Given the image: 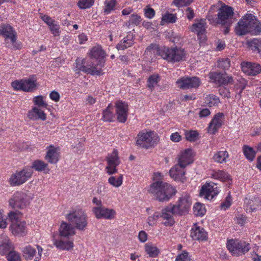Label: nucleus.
<instances>
[{"mask_svg": "<svg viewBox=\"0 0 261 261\" xmlns=\"http://www.w3.org/2000/svg\"><path fill=\"white\" fill-rule=\"evenodd\" d=\"M157 54L163 59L172 63L182 60L185 56L184 49L177 47L169 48L166 47L160 48L157 45L151 44L146 49L144 56L147 61L152 63Z\"/></svg>", "mask_w": 261, "mask_h": 261, "instance_id": "1", "label": "nucleus"}, {"mask_svg": "<svg viewBox=\"0 0 261 261\" xmlns=\"http://www.w3.org/2000/svg\"><path fill=\"white\" fill-rule=\"evenodd\" d=\"M162 179L161 173H154L152 178L153 182L148 189V192L160 202L168 201L176 192L174 188L163 181Z\"/></svg>", "mask_w": 261, "mask_h": 261, "instance_id": "2", "label": "nucleus"}, {"mask_svg": "<svg viewBox=\"0 0 261 261\" xmlns=\"http://www.w3.org/2000/svg\"><path fill=\"white\" fill-rule=\"evenodd\" d=\"M235 31L239 36L248 33L258 35L261 32V23L252 14H247L238 22Z\"/></svg>", "mask_w": 261, "mask_h": 261, "instance_id": "3", "label": "nucleus"}, {"mask_svg": "<svg viewBox=\"0 0 261 261\" xmlns=\"http://www.w3.org/2000/svg\"><path fill=\"white\" fill-rule=\"evenodd\" d=\"M21 213L19 211H10L8 214L9 220L11 222L10 230L15 236L23 237L27 234L26 222L19 218Z\"/></svg>", "mask_w": 261, "mask_h": 261, "instance_id": "4", "label": "nucleus"}, {"mask_svg": "<svg viewBox=\"0 0 261 261\" xmlns=\"http://www.w3.org/2000/svg\"><path fill=\"white\" fill-rule=\"evenodd\" d=\"M33 198V194L29 192L17 191L9 199V205L14 210H23L30 205Z\"/></svg>", "mask_w": 261, "mask_h": 261, "instance_id": "5", "label": "nucleus"}, {"mask_svg": "<svg viewBox=\"0 0 261 261\" xmlns=\"http://www.w3.org/2000/svg\"><path fill=\"white\" fill-rule=\"evenodd\" d=\"M157 141L158 137L152 131H141L136 138V145L140 148L146 149L153 147Z\"/></svg>", "mask_w": 261, "mask_h": 261, "instance_id": "6", "label": "nucleus"}, {"mask_svg": "<svg viewBox=\"0 0 261 261\" xmlns=\"http://www.w3.org/2000/svg\"><path fill=\"white\" fill-rule=\"evenodd\" d=\"M67 219L79 230L84 231L88 225V217L86 212L79 209L66 215Z\"/></svg>", "mask_w": 261, "mask_h": 261, "instance_id": "7", "label": "nucleus"}, {"mask_svg": "<svg viewBox=\"0 0 261 261\" xmlns=\"http://www.w3.org/2000/svg\"><path fill=\"white\" fill-rule=\"evenodd\" d=\"M33 173V171L31 168H24L13 173L9 178L8 182L11 187L19 186L28 180Z\"/></svg>", "mask_w": 261, "mask_h": 261, "instance_id": "8", "label": "nucleus"}, {"mask_svg": "<svg viewBox=\"0 0 261 261\" xmlns=\"http://www.w3.org/2000/svg\"><path fill=\"white\" fill-rule=\"evenodd\" d=\"M0 35L5 38V41L8 46L15 49L21 48V45L16 41V33L9 24H2L0 25Z\"/></svg>", "mask_w": 261, "mask_h": 261, "instance_id": "9", "label": "nucleus"}, {"mask_svg": "<svg viewBox=\"0 0 261 261\" xmlns=\"http://www.w3.org/2000/svg\"><path fill=\"white\" fill-rule=\"evenodd\" d=\"M191 203L190 196L186 195L180 197L175 204L170 205L173 208L175 216H182L188 213Z\"/></svg>", "mask_w": 261, "mask_h": 261, "instance_id": "10", "label": "nucleus"}, {"mask_svg": "<svg viewBox=\"0 0 261 261\" xmlns=\"http://www.w3.org/2000/svg\"><path fill=\"white\" fill-rule=\"evenodd\" d=\"M227 248L234 256H240L249 250V244L237 240H229L227 243Z\"/></svg>", "mask_w": 261, "mask_h": 261, "instance_id": "11", "label": "nucleus"}, {"mask_svg": "<svg viewBox=\"0 0 261 261\" xmlns=\"http://www.w3.org/2000/svg\"><path fill=\"white\" fill-rule=\"evenodd\" d=\"M217 15L216 22L218 24L231 25L234 22L232 19L233 9L231 7L225 5L222 6L219 8Z\"/></svg>", "mask_w": 261, "mask_h": 261, "instance_id": "12", "label": "nucleus"}, {"mask_svg": "<svg viewBox=\"0 0 261 261\" xmlns=\"http://www.w3.org/2000/svg\"><path fill=\"white\" fill-rule=\"evenodd\" d=\"M106 160L108 163L106 167L107 173L109 175L116 173L118 172L116 167L120 163L117 150L114 149L111 153L108 154Z\"/></svg>", "mask_w": 261, "mask_h": 261, "instance_id": "13", "label": "nucleus"}, {"mask_svg": "<svg viewBox=\"0 0 261 261\" xmlns=\"http://www.w3.org/2000/svg\"><path fill=\"white\" fill-rule=\"evenodd\" d=\"M162 219V224L166 226H172L175 223L174 218V212L172 206L169 204L163 208L160 213Z\"/></svg>", "mask_w": 261, "mask_h": 261, "instance_id": "14", "label": "nucleus"}, {"mask_svg": "<svg viewBox=\"0 0 261 261\" xmlns=\"http://www.w3.org/2000/svg\"><path fill=\"white\" fill-rule=\"evenodd\" d=\"M179 88L182 89L197 88L200 85L199 79L196 76L192 77H183L176 81Z\"/></svg>", "mask_w": 261, "mask_h": 261, "instance_id": "15", "label": "nucleus"}, {"mask_svg": "<svg viewBox=\"0 0 261 261\" xmlns=\"http://www.w3.org/2000/svg\"><path fill=\"white\" fill-rule=\"evenodd\" d=\"M219 192V190L218 189L217 184L213 182H210L206 183L202 187L200 195L203 196L206 199L211 200L215 196L217 195Z\"/></svg>", "mask_w": 261, "mask_h": 261, "instance_id": "16", "label": "nucleus"}, {"mask_svg": "<svg viewBox=\"0 0 261 261\" xmlns=\"http://www.w3.org/2000/svg\"><path fill=\"white\" fill-rule=\"evenodd\" d=\"M224 115L223 113L219 112L215 115L210 123L207 132L211 134H215L224 123Z\"/></svg>", "mask_w": 261, "mask_h": 261, "instance_id": "17", "label": "nucleus"}, {"mask_svg": "<svg viewBox=\"0 0 261 261\" xmlns=\"http://www.w3.org/2000/svg\"><path fill=\"white\" fill-rule=\"evenodd\" d=\"M36 246L38 250L37 254L36 249L30 245H28L23 248V256L27 260H32L34 256H35V261H38L40 259L43 249L40 246Z\"/></svg>", "mask_w": 261, "mask_h": 261, "instance_id": "18", "label": "nucleus"}, {"mask_svg": "<svg viewBox=\"0 0 261 261\" xmlns=\"http://www.w3.org/2000/svg\"><path fill=\"white\" fill-rule=\"evenodd\" d=\"M92 211L97 219H112L115 215V212L113 210H110L103 206L93 207Z\"/></svg>", "mask_w": 261, "mask_h": 261, "instance_id": "19", "label": "nucleus"}, {"mask_svg": "<svg viewBox=\"0 0 261 261\" xmlns=\"http://www.w3.org/2000/svg\"><path fill=\"white\" fill-rule=\"evenodd\" d=\"M115 106L118 121L122 123L125 122L128 114L127 104L122 101H118L116 102Z\"/></svg>", "mask_w": 261, "mask_h": 261, "instance_id": "20", "label": "nucleus"}, {"mask_svg": "<svg viewBox=\"0 0 261 261\" xmlns=\"http://www.w3.org/2000/svg\"><path fill=\"white\" fill-rule=\"evenodd\" d=\"M47 152L44 159L48 163L56 164L59 160V148L50 145L47 147Z\"/></svg>", "mask_w": 261, "mask_h": 261, "instance_id": "21", "label": "nucleus"}, {"mask_svg": "<svg viewBox=\"0 0 261 261\" xmlns=\"http://www.w3.org/2000/svg\"><path fill=\"white\" fill-rule=\"evenodd\" d=\"M193 153L192 150L190 148L186 149L181 151L178 155V163L186 167L187 166L193 162Z\"/></svg>", "mask_w": 261, "mask_h": 261, "instance_id": "22", "label": "nucleus"}, {"mask_svg": "<svg viewBox=\"0 0 261 261\" xmlns=\"http://www.w3.org/2000/svg\"><path fill=\"white\" fill-rule=\"evenodd\" d=\"M185 168L177 163L170 170V176L175 180L184 182L185 179Z\"/></svg>", "mask_w": 261, "mask_h": 261, "instance_id": "23", "label": "nucleus"}, {"mask_svg": "<svg viewBox=\"0 0 261 261\" xmlns=\"http://www.w3.org/2000/svg\"><path fill=\"white\" fill-rule=\"evenodd\" d=\"M74 71L78 74H80L81 71H83L93 75H100L104 73L100 66H75Z\"/></svg>", "mask_w": 261, "mask_h": 261, "instance_id": "24", "label": "nucleus"}, {"mask_svg": "<svg viewBox=\"0 0 261 261\" xmlns=\"http://www.w3.org/2000/svg\"><path fill=\"white\" fill-rule=\"evenodd\" d=\"M89 55L91 58L97 61L98 64H103L105 62L106 54L100 46L92 47Z\"/></svg>", "mask_w": 261, "mask_h": 261, "instance_id": "25", "label": "nucleus"}, {"mask_svg": "<svg viewBox=\"0 0 261 261\" xmlns=\"http://www.w3.org/2000/svg\"><path fill=\"white\" fill-rule=\"evenodd\" d=\"M191 237L193 240L203 241L207 240V233L204 228L195 225L191 230Z\"/></svg>", "mask_w": 261, "mask_h": 261, "instance_id": "26", "label": "nucleus"}, {"mask_svg": "<svg viewBox=\"0 0 261 261\" xmlns=\"http://www.w3.org/2000/svg\"><path fill=\"white\" fill-rule=\"evenodd\" d=\"M27 117L32 120H41L44 121L46 119L45 113L38 107H33L28 111Z\"/></svg>", "mask_w": 261, "mask_h": 261, "instance_id": "27", "label": "nucleus"}, {"mask_svg": "<svg viewBox=\"0 0 261 261\" xmlns=\"http://www.w3.org/2000/svg\"><path fill=\"white\" fill-rule=\"evenodd\" d=\"M246 210L247 212H254L261 208V198L254 197L252 199H246Z\"/></svg>", "mask_w": 261, "mask_h": 261, "instance_id": "28", "label": "nucleus"}, {"mask_svg": "<svg viewBox=\"0 0 261 261\" xmlns=\"http://www.w3.org/2000/svg\"><path fill=\"white\" fill-rule=\"evenodd\" d=\"M13 249V246L8 236H0V254L4 255L8 254Z\"/></svg>", "mask_w": 261, "mask_h": 261, "instance_id": "29", "label": "nucleus"}, {"mask_svg": "<svg viewBox=\"0 0 261 261\" xmlns=\"http://www.w3.org/2000/svg\"><path fill=\"white\" fill-rule=\"evenodd\" d=\"M23 91L31 92L35 91L38 88L36 77L35 75L28 79L23 80Z\"/></svg>", "mask_w": 261, "mask_h": 261, "instance_id": "30", "label": "nucleus"}, {"mask_svg": "<svg viewBox=\"0 0 261 261\" xmlns=\"http://www.w3.org/2000/svg\"><path fill=\"white\" fill-rule=\"evenodd\" d=\"M60 236L61 238H68L75 234L74 228L70 224L62 222L60 225Z\"/></svg>", "mask_w": 261, "mask_h": 261, "instance_id": "31", "label": "nucleus"}, {"mask_svg": "<svg viewBox=\"0 0 261 261\" xmlns=\"http://www.w3.org/2000/svg\"><path fill=\"white\" fill-rule=\"evenodd\" d=\"M134 43V35L131 32L127 33L126 37H124L117 45L118 50H124L132 46Z\"/></svg>", "mask_w": 261, "mask_h": 261, "instance_id": "32", "label": "nucleus"}, {"mask_svg": "<svg viewBox=\"0 0 261 261\" xmlns=\"http://www.w3.org/2000/svg\"><path fill=\"white\" fill-rule=\"evenodd\" d=\"M66 239L61 237L60 240H54V244L60 249L69 250L73 248V243L72 241Z\"/></svg>", "mask_w": 261, "mask_h": 261, "instance_id": "33", "label": "nucleus"}, {"mask_svg": "<svg viewBox=\"0 0 261 261\" xmlns=\"http://www.w3.org/2000/svg\"><path fill=\"white\" fill-rule=\"evenodd\" d=\"M206 23L204 20L201 19L191 26V31L197 33L198 36H202L205 32Z\"/></svg>", "mask_w": 261, "mask_h": 261, "instance_id": "34", "label": "nucleus"}, {"mask_svg": "<svg viewBox=\"0 0 261 261\" xmlns=\"http://www.w3.org/2000/svg\"><path fill=\"white\" fill-rule=\"evenodd\" d=\"M145 250L146 253L150 257H156L160 253L159 249L155 245L150 243L145 244Z\"/></svg>", "mask_w": 261, "mask_h": 261, "instance_id": "35", "label": "nucleus"}, {"mask_svg": "<svg viewBox=\"0 0 261 261\" xmlns=\"http://www.w3.org/2000/svg\"><path fill=\"white\" fill-rule=\"evenodd\" d=\"M242 71L246 75L254 76L260 73L261 66H241Z\"/></svg>", "mask_w": 261, "mask_h": 261, "instance_id": "36", "label": "nucleus"}, {"mask_svg": "<svg viewBox=\"0 0 261 261\" xmlns=\"http://www.w3.org/2000/svg\"><path fill=\"white\" fill-rule=\"evenodd\" d=\"M229 154L227 151H219L215 153L213 159L215 162L222 164L226 163Z\"/></svg>", "mask_w": 261, "mask_h": 261, "instance_id": "37", "label": "nucleus"}, {"mask_svg": "<svg viewBox=\"0 0 261 261\" xmlns=\"http://www.w3.org/2000/svg\"><path fill=\"white\" fill-rule=\"evenodd\" d=\"M32 168L39 172L45 171L46 170L47 172H48L49 171L48 168V164L42 161L38 160L33 162Z\"/></svg>", "mask_w": 261, "mask_h": 261, "instance_id": "38", "label": "nucleus"}, {"mask_svg": "<svg viewBox=\"0 0 261 261\" xmlns=\"http://www.w3.org/2000/svg\"><path fill=\"white\" fill-rule=\"evenodd\" d=\"M248 46L253 51H256L261 56V40L254 38L247 41Z\"/></svg>", "mask_w": 261, "mask_h": 261, "instance_id": "39", "label": "nucleus"}, {"mask_svg": "<svg viewBox=\"0 0 261 261\" xmlns=\"http://www.w3.org/2000/svg\"><path fill=\"white\" fill-rule=\"evenodd\" d=\"M220 102L219 98L216 95L210 94L207 95L205 98L204 103L209 107L216 106Z\"/></svg>", "mask_w": 261, "mask_h": 261, "instance_id": "40", "label": "nucleus"}, {"mask_svg": "<svg viewBox=\"0 0 261 261\" xmlns=\"http://www.w3.org/2000/svg\"><path fill=\"white\" fill-rule=\"evenodd\" d=\"M243 151L245 157L249 161H253L255 156V152L253 148L248 146L244 145Z\"/></svg>", "mask_w": 261, "mask_h": 261, "instance_id": "41", "label": "nucleus"}, {"mask_svg": "<svg viewBox=\"0 0 261 261\" xmlns=\"http://www.w3.org/2000/svg\"><path fill=\"white\" fill-rule=\"evenodd\" d=\"M112 107L111 104L103 110L102 119L104 121L111 122L113 120L114 115L112 111Z\"/></svg>", "mask_w": 261, "mask_h": 261, "instance_id": "42", "label": "nucleus"}, {"mask_svg": "<svg viewBox=\"0 0 261 261\" xmlns=\"http://www.w3.org/2000/svg\"><path fill=\"white\" fill-rule=\"evenodd\" d=\"M209 77L213 82L221 85L223 78V73L220 72H210L209 73Z\"/></svg>", "mask_w": 261, "mask_h": 261, "instance_id": "43", "label": "nucleus"}, {"mask_svg": "<svg viewBox=\"0 0 261 261\" xmlns=\"http://www.w3.org/2000/svg\"><path fill=\"white\" fill-rule=\"evenodd\" d=\"M123 175H120L117 177L113 176H110L108 179V182L114 187H119L122 184Z\"/></svg>", "mask_w": 261, "mask_h": 261, "instance_id": "44", "label": "nucleus"}, {"mask_svg": "<svg viewBox=\"0 0 261 261\" xmlns=\"http://www.w3.org/2000/svg\"><path fill=\"white\" fill-rule=\"evenodd\" d=\"M159 81V76L158 74H153L150 76L147 81V87L152 91L155 86Z\"/></svg>", "mask_w": 261, "mask_h": 261, "instance_id": "45", "label": "nucleus"}, {"mask_svg": "<svg viewBox=\"0 0 261 261\" xmlns=\"http://www.w3.org/2000/svg\"><path fill=\"white\" fill-rule=\"evenodd\" d=\"M193 212L195 215L201 216L204 215L205 208L203 204L199 202H197L194 205Z\"/></svg>", "mask_w": 261, "mask_h": 261, "instance_id": "46", "label": "nucleus"}, {"mask_svg": "<svg viewBox=\"0 0 261 261\" xmlns=\"http://www.w3.org/2000/svg\"><path fill=\"white\" fill-rule=\"evenodd\" d=\"M33 101L35 105L39 108H46L48 106L47 103L44 100L43 97L41 95L35 96L33 99Z\"/></svg>", "mask_w": 261, "mask_h": 261, "instance_id": "47", "label": "nucleus"}, {"mask_svg": "<svg viewBox=\"0 0 261 261\" xmlns=\"http://www.w3.org/2000/svg\"><path fill=\"white\" fill-rule=\"evenodd\" d=\"M116 3V0H106L105 2V13L106 14H109L112 11L114 10Z\"/></svg>", "mask_w": 261, "mask_h": 261, "instance_id": "48", "label": "nucleus"}, {"mask_svg": "<svg viewBox=\"0 0 261 261\" xmlns=\"http://www.w3.org/2000/svg\"><path fill=\"white\" fill-rule=\"evenodd\" d=\"M177 19L176 15L167 13L163 16L162 18V24H163V22L167 23H174Z\"/></svg>", "mask_w": 261, "mask_h": 261, "instance_id": "49", "label": "nucleus"}, {"mask_svg": "<svg viewBox=\"0 0 261 261\" xmlns=\"http://www.w3.org/2000/svg\"><path fill=\"white\" fill-rule=\"evenodd\" d=\"M227 69H225V71L223 73V78L222 82V85H229L233 84L234 83V80L231 75L229 74L226 72Z\"/></svg>", "mask_w": 261, "mask_h": 261, "instance_id": "50", "label": "nucleus"}, {"mask_svg": "<svg viewBox=\"0 0 261 261\" xmlns=\"http://www.w3.org/2000/svg\"><path fill=\"white\" fill-rule=\"evenodd\" d=\"M160 217H161L160 213L159 212H155L153 215L148 217L147 219L148 224L151 226L155 225Z\"/></svg>", "mask_w": 261, "mask_h": 261, "instance_id": "51", "label": "nucleus"}, {"mask_svg": "<svg viewBox=\"0 0 261 261\" xmlns=\"http://www.w3.org/2000/svg\"><path fill=\"white\" fill-rule=\"evenodd\" d=\"M198 135V133L196 130H190L185 133V137L187 140L190 142L195 141Z\"/></svg>", "mask_w": 261, "mask_h": 261, "instance_id": "52", "label": "nucleus"}, {"mask_svg": "<svg viewBox=\"0 0 261 261\" xmlns=\"http://www.w3.org/2000/svg\"><path fill=\"white\" fill-rule=\"evenodd\" d=\"M213 177L222 181L229 179V175L223 171H218L213 174Z\"/></svg>", "mask_w": 261, "mask_h": 261, "instance_id": "53", "label": "nucleus"}, {"mask_svg": "<svg viewBox=\"0 0 261 261\" xmlns=\"http://www.w3.org/2000/svg\"><path fill=\"white\" fill-rule=\"evenodd\" d=\"M94 3V0H81L78 3V6L81 9H87L91 7Z\"/></svg>", "mask_w": 261, "mask_h": 261, "instance_id": "54", "label": "nucleus"}, {"mask_svg": "<svg viewBox=\"0 0 261 261\" xmlns=\"http://www.w3.org/2000/svg\"><path fill=\"white\" fill-rule=\"evenodd\" d=\"M8 261H21L19 254L16 251H11L7 256Z\"/></svg>", "mask_w": 261, "mask_h": 261, "instance_id": "55", "label": "nucleus"}, {"mask_svg": "<svg viewBox=\"0 0 261 261\" xmlns=\"http://www.w3.org/2000/svg\"><path fill=\"white\" fill-rule=\"evenodd\" d=\"M247 83V81L243 78L239 79L237 80V83H236L234 86L235 88L241 89L239 94H241L242 91L245 88Z\"/></svg>", "mask_w": 261, "mask_h": 261, "instance_id": "56", "label": "nucleus"}, {"mask_svg": "<svg viewBox=\"0 0 261 261\" xmlns=\"http://www.w3.org/2000/svg\"><path fill=\"white\" fill-rule=\"evenodd\" d=\"M175 261H193L187 252L184 251L176 258Z\"/></svg>", "mask_w": 261, "mask_h": 261, "instance_id": "57", "label": "nucleus"}, {"mask_svg": "<svg viewBox=\"0 0 261 261\" xmlns=\"http://www.w3.org/2000/svg\"><path fill=\"white\" fill-rule=\"evenodd\" d=\"M23 80H16L11 83V86L15 90L23 91Z\"/></svg>", "mask_w": 261, "mask_h": 261, "instance_id": "58", "label": "nucleus"}, {"mask_svg": "<svg viewBox=\"0 0 261 261\" xmlns=\"http://www.w3.org/2000/svg\"><path fill=\"white\" fill-rule=\"evenodd\" d=\"M219 93L220 95L224 97L229 98L230 97V92L229 91V89L224 87H221L219 89Z\"/></svg>", "mask_w": 261, "mask_h": 261, "instance_id": "59", "label": "nucleus"}, {"mask_svg": "<svg viewBox=\"0 0 261 261\" xmlns=\"http://www.w3.org/2000/svg\"><path fill=\"white\" fill-rule=\"evenodd\" d=\"M231 203V197L229 195L225 198V201L222 202L221 204V209L226 210L227 208L229 207Z\"/></svg>", "mask_w": 261, "mask_h": 261, "instance_id": "60", "label": "nucleus"}, {"mask_svg": "<svg viewBox=\"0 0 261 261\" xmlns=\"http://www.w3.org/2000/svg\"><path fill=\"white\" fill-rule=\"evenodd\" d=\"M49 29L55 36H58L60 35L59 26L57 24L54 23L49 26Z\"/></svg>", "mask_w": 261, "mask_h": 261, "instance_id": "61", "label": "nucleus"}, {"mask_svg": "<svg viewBox=\"0 0 261 261\" xmlns=\"http://www.w3.org/2000/svg\"><path fill=\"white\" fill-rule=\"evenodd\" d=\"M49 97L55 102H58L60 100V96L57 91L54 90L49 94Z\"/></svg>", "mask_w": 261, "mask_h": 261, "instance_id": "62", "label": "nucleus"}, {"mask_svg": "<svg viewBox=\"0 0 261 261\" xmlns=\"http://www.w3.org/2000/svg\"><path fill=\"white\" fill-rule=\"evenodd\" d=\"M154 15L155 11L152 8L148 7L145 9V15L146 17L151 19L154 16Z\"/></svg>", "mask_w": 261, "mask_h": 261, "instance_id": "63", "label": "nucleus"}, {"mask_svg": "<svg viewBox=\"0 0 261 261\" xmlns=\"http://www.w3.org/2000/svg\"><path fill=\"white\" fill-rule=\"evenodd\" d=\"M129 21L132 23L138 24L141 21V17L137 14H132L130 16Z\"/></svg>", "mask_w": 261, "mask_h": 261, "instance_id": "64", "label": "nucleus"}]
</instances>
